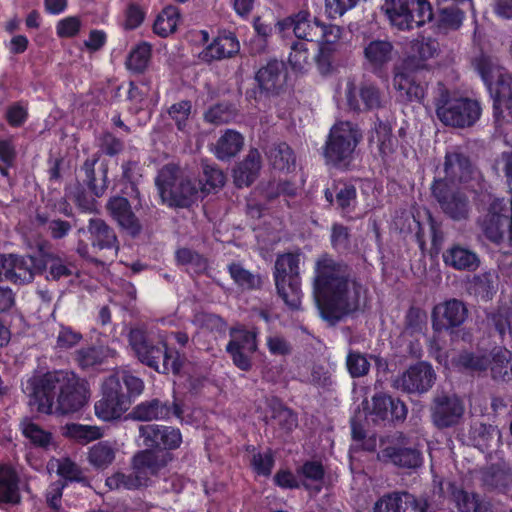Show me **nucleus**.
<instances>
[{
    "instance_id": "obj_1",
    "label": "nucleus",
    "mask_w": 512,
    "mask_h": 512,
    "mask_svg": "<svg viewBox=\"0 0 512 512\" xmlns=\"http://www.w3.org/2000/svg\"><path fill=\"white\" fill-rule=\"evenodd\" d=\"M313 290L321 318L335 326L360 309L365 289L351 266L324 255L315 264Z\"/></svg>"
},
{
    "instance_id": "obj_2",
    "label": "nucleus",
    "mask_w": 512,
    "mask_h": 512,
    "mask_svg": "<svg viewBox=\"0 0 512 512\" xmlns=\"http://www.w3.org/2000/svg\"><path fill=\"white\" fill-rule=\"evenodd\" d=\"M23 391L29 405L42 414H69L81 410L89 399L85 379L69 370H54L29 378Z\"/></svg>"
},
{
    "instance_id": "obj_3",
    "label": "nucleus",
    "mask_w": 512,
    "mask_h": 512,
    "mask_svg": "<svg viewBox=\"0 0 512 512\" xmlns=\"http://www.w3.org/2000/svg\"><path fill=\"white\" fill-rule=\"evenodd\" d=\"M129 344L138 360L158 373L180 374L184 360L175 349L166 343L150 337L143 328H131L128 334Z\"/></svg>"
},
{
    "instance_id": "obj_4",
    "label": "nucleus",
    "mask_w": 512,
    "mask_h": 512,
    "mask_svg": "<svg viewBox=\"0 0 512 512\" xmlns=\"http://www.w3.org/2000/svg\"><path fill=\"white\" fill-rule=\"evenodd\" d=\"M433 104L438 119L446 126L457 128L473 126L480 118L482 110L476 100L452 97L441 82L433 89Z\"/></svg>"
},
{
    "instance_id": "obj_5",
    "label": "nucleus",
    "mask_w": 512,
    "mask_h": 512,
    "mask_svg": "<svg viewBox=\"0 0 512 512\" xmlns=\"http://www.w3.org/2000/svg\"><path fill=\"white\" fill-rule=\"evenodd\" d=\"M362 138V131L357 124L350 121L335 123L330 129L323 148L326 162L338 169H348Z\"/></svg>"
},
{
    "instance_id": "obj_6",
    "label": "nucleus",
    "mask_w": 512,
    "mask_h": 512,
    "mask_svg": "<svg viewBox=\"0 0 512 512\" xmlns=\"http://www.w3.org/2000/svg\"><path fill=\"white\" fill-rule=\"evenodd\" d=\"M300 254L284 253L276 257L273 279L278 296L292 310L301 305Z\"/></svg>"
},
{
    "instance_id": "obj_7",
    "label": "nucleus",
    "mask_w": 512,
    "mask_h": 512,
    "mask_svg": "<svg viewBox=\"0 0 512 512\" xmlns=\"http://www.w3.org/2000/svg\"><path fill=\"white\" fill-rule=\"evenodd\" d=\"M469 315L466 304L451 298L436 304L431 312V325L436 333L446 332L452 342L462 340L470 343L473 335L463 327Z\"/></svg>"
},
{
    "instance_id": "obj_8",
    "label": "nucleus",
    "mask_w": 512,
    "mask_h": 512,
    "mask_svg": "<svg viewBox=\"0 0 512 512\" xmlns=\"http://www.w3.org/2000/svg\"><path fill=\"white\" fill-rule=\"evenodd\" d=\"M155 184L162 201L169 207L189 208L197 200V186L190 179L179 176V170L174 165L164 166Z\"/></svg>"
},
{
    "instance_id": "obj_9",
    "label": "nucleus",
    "mask_w": 512,
    "mask_h": 512,
    "mask_svg": "<svg viewBox=\"0 0 512 512\" xmlns=\"http://www.w3.org/2000/svg\"><path fill=\"white\" fill-rule=\"evenodd\" d=\"M392 26L407 31L421 27L433 19V10L427 0H385L383 6Z\"/></svg>"
},
{
    "instance_id": "obj_10",
    "label": "nucleus",
    "mask_w": 512,
    "mask_h": 512,
    "mask_svg": "<svg viewBox=\"0 0 512 512\" xmlns=\"http://www.w3.org/2000/svg\"><path fill=\"white\" fill-rule=\"evenodd\" d=\"M411 60L402 61L393 67V87L400 103H423L428 82L422 71L412 68Z\"/></svg>"
},
{
    "instance_id": "obj_11",
    "label": "nucleus",
    "mask_w": 512,
    "mask_h": 512,
    "mask_svg": "<svg viewBox=\"0 0 512 512\" xmlns=\"http://www.w3.org/2000/svg\"><path fill=\"white\" fill-rule=\"evenodd\" d=\"M345 100L348 110L356 114L380 110L387 104L382 89L370 79H363L358 84L349 80L346 84Z\"/></svg>"
},
{
    "instance_id": "obj_12",
    "label": "nucleus",
    "mask_w": 512,
    "mask_h": 512,
    "mask_svg": "<svg viewBox=\"0 0 512 512\" xmlns=\"http://www.w3.org/2000/svg\"><path fill=\"white\" fill-rule=\"evenodd\" d=\"M431 194L445 215L454 221L466 220L470 213V201L467 195L449 184L446 180L434 179Z\"/></svg>"
},
{
    "instance_id": "obj_13",
    "label": "nucleus",
    "mask_w": 512,
    "mask_h": 512,
    "mask_svg": "<svg viewBox=\"0 0 512 512\" xmlns=\"http://www.w3.org/2000/svg\"><path fill=\"white\" fill-rule=\"evenodd\" d=\"M130 405V396L123 391L120 379L110 376L102 385V398L95 403V413L100 419L110 421L120 418Z\"/></svg>"
},
{
    "instance_id": "obj_14",
    "label": "nucleus",
    "mask_w": 512,
    "mask_h": 512,
    "mask_svg": "<svg viewBox=\"0 0 512 512\" xmlns=\"http://www.w3.org/2000/svg\"><path fill=\"white\" fill-rule=\"evenodd\" d=\"M430 418L438 429H447L459 425L465 413L463 400L453 393L437 392L431 401Z\"/></svg>"
},
{
    "instance_id": "obj_15",
    "label": "nucleus",
    "mask_w": 512,
    "mask_h": 512,
    "mask_svg": "<svg viewBox=\"0 0 512 512\" xmlns=\"http://www.w3.org/2000/svg\"><path fill=\"white\" fill-rule=\"evenodd\" d=\"M397 55L388 39L368 38L363 42V67L380 79L387 78L390 63Z\"/></svg>"
},
{
    "instance_id": "obj_16",
    "label": "nucleus",
    "mask_w": 512,
    "mask_h": 512,
    "mask_svg": "<svg viewBox=\"0 0 512 512\" xmlns=\"http://www.w3.org/2000/svg\"><path fill=\"white\" fill-rule=\"evenodd\" d=\"M435 381L436 373L432 365L426 361H419L395 380V387L408 394L421 395L427 393Z\"/></svg>"
},
{
    "instance_id": "obj_17",
    "label": "nucleus",
    "mask_w": 512,
    "mask_h": 512,
    "mask_svg": "<svg viewBox=\"0 0 512 512\" xmlns=\"http://www.w3.org/2000/svg\"><path fill=\"white\" fill-rule=\"evenodd\" d=\"M87 232L94 253L102 252L103 256L117 257L120 243L113 227L101 218H90L87 228H80L79 233Z\"/></svg>"
},
{
    "instance_id": "obj_18",
    "label": "nucleus",
    "mask_w": 512,
    "mask_h": 512,
    "mask_svg": "<svg viewBox=\"0 0 512 512\" xmlns=\"http://www.w3.org/2000/svg\"><path fill=\"white\" fill-rule=\"evenodd\" d=\"M139 436L146 448L165 450L171 453L182 443V434L178 428L159 424H145L139 427Z\"/></svg>"
},
{
    "instance_id": "obj_19",
    "label": "nucleus",
    "mask_w": 512,
    "mask_h": 512,
    "mask_svg": "<svg viewBox=\"0 0 512 512\" xmlns=\"http://www.w3.org/2000/svg\"><path fill=\"white\" fill-rule=\"evenodd\" d=\"M371 401L370 416L374 423L397 425L406 420L408 408L399 398H393L386 393L379 392L372 396Z\"/></svg>"
},
{
    "instance_id": "obj_20",
    "label": "nucleus",
    "mask_w": 512,
    "mask_h": 512,
    "mask_svg": "<svg viewBox=\"0 0 512 512\" xmlns=\"http://www.w3.org/2000/svg\"><path fill=\"white\" fill-rule=\"evenodd\" d=\"M39 260L40 264L43 266V268L39 270V274L45 272V278L48 281H59L78 274L79 269L75 258L64 252L46 251L40 247Z\"/></svg>"
},
{
    "instance_id": "obj_21",
    "label": "nucleus",
    "mask_w": 512,
    "mask_h": 512,
    "mask_svg": "<svg viewBox=\"0 0 512 512\" xmlns=\"http://www.w3.org/2000/svg\"><path fill=\"white\" fill-rule=\"evenodd\" d=\"M184 413L182 402L174 399L172 402L158 398L146 400L136 405L130 415L139 421L167 420L171 416L182 419Z\"/></svg>"
},
{
    "instance_id": "obj_22",
    "label": "nucleus",
    "mask_w": 512,
    "mask_h": 512,
    "mask_svg": "<svg viewBox=\"0 0 512 512\" xmlns=\"http://www.w3.org/2000/svg\"><path fill=\"white\" fill-rule=\"evenodd\" d=\"M173 460L172 453L165 450L146 448L136 452L131 459V468L144 477L149 486L151 477L156 476Z\"/></svg>"
},
{
    "instance_id": "obj_23",
    "label": "nucleus",
    "mask_w": 512,
    "mask_h": 512,
    "mask_svg": "<svg viewBox=\"0 0 512 512\" xmlns=\"http://www.w3.org/2000/svg\"><path fill=\"white\" fill-rule=\"evenodd\" d=\"M255 79L259 85L260 94L279 95L286 83L287 67L283 61L270 60L257 71Z\"/></svg>"
},
{
    "instance_id": "obj_24",
    "label": "nucleus",
    "mask_w": 512,
    "mask_h": 512,
    "mask_svg": "<svg viewBox=\"0 0 512 512\" xmlns=\"http://www.w3.org/2000/svg\"><path fill=\"white\" fill-rule=\"evenodd\" d=\"M106 208L118 225L130 236L137 237L142 232V224L132 210L129 200L123 196L111 197Z\"/></svg>"
},
{
    "instance_id": "obj_25",
    "label": "nucleus",
    "mask_w": 512,
    "mask_h": 512,
    "mask_svg": "<svg viewBox=\"0 0 512 512\" xmlns=\"http://www.w3.org/2000/svg\"><path fill=\"white\" fill-rule=\"evenodd\" d=\"M379 458L400 469L415 470L423 464L422 452L415 446L389 445L381 450Z\"/></svg>"
},
{
    "instance_id": "obj_26",
    "label": "nucleus",
    "mask_w": 512,
    "mask_h": 512,
    "mask_svg": "<svg viewBox=\"0 0 512 512\" xmlns=\"http://www.w3.org/2000/svg\"><path fill=\"white\" fill-rule=\"evenodd\" d=\"M482 77L493 98V116L499 122L504 118L505 108L509 103H512V74L508 72L499 73L494 83H488L484 72H482Z\"/></svg>"
},
{
    "instance_id": "obj_27",
    "label": "nucleus",
    "mask_w": 512,
    "mask_h": 512,
    "mask_svg": "<svg viewBox=\"0 0 512 512\" xmlns=\"http://www.w3.org/2000/svg\"><path fill=\"white\" fill-rule=\"evenodd\" d=\"M98 162L99 154H93L83 162L80 167L81 181L79 182L96 197H101L108 188V166L102 163L100 166V177H97L95 165Z\"/></svg>"
},
{
    "instance_id": "obj_28",
    "label": "nucleus",
    "mask_w": 512,
    "mask_h": 512,
    "mask_svg": "<svg viewBox=\"0 0 512 512\" xmlns=\"http://www.w3.org/2000/svg\"><path fill=\"white\" fill-rule=\"evenodd\" d=\"M424 502L408 492H394L378 500L374 512H419Z\"/></svg>"
},
{
    "instance_id": "obj_29",
    "label": "nucleus",
    "mask_w": 512,
    "mask_h": 512,
    "mask_svg": "<svg viewBox=\"0 0 512 512\" xmlns=\"http://www.w3.org/2000/svg\"><path fill=\"white\" fill-rule=\"evenodd\" d=\"M440 52L439 42L432 37L418 36L411 42L409 54L402 60H411L412 68L425 71L428 68L427 61L435 58Z\"/></svg>"
},
{
    "instance_id": "obj_30",
    "label": "nucleus",
    "mask_w": 512,
    "mask_h": 512,
    "mask_svg": "<svg viewBox=\"0 0 512 512\" xmlns=\"http://www.w3.org/2000/svg\"><path fill=\"white\" fill-rule=\"evenodd\" d=\"M445 178L448 183H466L472 178L473 166L468 156L459 151L446 152L444 160Z\"/></svg>"
},
{
    "instance_id": "obj_31",
    "label": "nucleus",
    "mask_w": 512,
    "mask_h": 512,
    "mask_svg": "<svg viewBox=\"0 0 512 512\" xmlns=\"http://www.w3.org/2000/svg\"><path fill=\"white\" fill-rule=\"evenodd\" d=\"M20 478L14 468L0 465V507H13L21 503Z\"/></svg>"
},
{
    "instance_id": "obj_32",
    "label": "nucleus",
    "mask_w": 512,
    "mask_h": 512,
    "mask_svg": "<svg viewBox=\"0 0 512 512\" xmlns=\"http://www.w3.org/2000/svg\"><path fill=\"white\" fill-rule=\"evenodd\" d=\"M261 166L259 151L251 148L245 158L233 169L234 184L238 188L250 186L258 178Z\"/></svg>"
},
{
    "instance_id": "obj_33",
    "label": "nucleus",
    "mask_w": 512,
    "mask_h": 512,
    "mask_svg": "<svg viewBox=\"0 0 512 512\" xmlns=\"http://www.w3.org/2000/svg\"><path fill=\"white\" fill-rule=\"evenodd\" d=\"M240 50V44L232 32H224L216 37L202 52V59L208 62L230 58Z\"/></svg>"
},
{
    "instance_id": "obj_34",
    "label": "nucleus",
    "mask_w": 512,
    "mask_h": 512,
    "mask_svg": "<svg viewBox=\"0 0 512 512\" xmlns=\"http://www.w3.org/2000/svg\"><path fill=\"white\" fill-rule=\"evenodd\" d=\"M443 261L447 266L459 271L473 272L480 266L479 256L459 244L451 246L443 253Z\"/></svg>"
},
{
    "instance_id": "obj_35",
    "label": "nucleus",
    "mask_w": 512,
    "mask_h": 512,
    "mask_svg": "<svg viewBox=\"0 0 512 512\" xmlns=\"http://www.w3.org/2000/svg\"><path fill=\"white\" fill-rule=\"evenodd\" d=\"M301 487L313 494L321 492L324 484L325 469L320 461L307 460L296 468Z\"/></svg>"
},
{
    "instance_id": "obj_36",
    "label": "nucleus",
    "mask_w": 512,
    "mask_h": 512,
    "mask_svg": "<svg viewBox=\"0 0 512 512\" xmlns=\"http://www.w3.org/2000/svg\"><path fill=\"white\" fill-rule=\"evenodd\" d=\"M14 284L18 286L32 283L35 275L43 268L39 256L13 254Z\"/></svg>"
},
{
    "instance_id": "obj_37",
    "label": "nucleus",
    "mask_w": 512,
    "mask_h": 512,
    "mask_svg": "<svg viewBox=\"0 0 512 512\" xmlns=\"http://www.w3.org/2000/svg\"><path fill=\"white\" fill-rule=\"evenodd\" d=\"M491 376L496 381L512 380V353L506 348L495 347L488 354Z\"/></svg>"
},
{
    "instance_id": "obj_38",
    "label": "nucleus",
    "mask_w": 512,
    "mask_h": 512,
    "mask_svg": "<svg viewBox=\"0 0 512 512\" xmlns=\"http://www.w3.org/2000/svg\"><path fill=\"white\" fill-rule=\"evenodd\" d=\"M272 167L281 172L291 173L296 169V155L285 142L272 144L266 152Z\"/></svg>"
},
{
    "instance_id": "obj_39",
    "label": "nucleus",
    "mask_w": 512,
    "mask_h": 512,
    "mask_svg": "<svg viewBox=\"0 0 512 512\" xmlns=\"http://www.w3.org/2000/svg\"><path fill=\"white\" fill-rule=\"evenodd\" d=\"M20 430L30 445L37 449L48 450L53 444V435L35 423L32 418L25 417L20 421Z\"/></svg>"
},
{
    "instance_id": "obj_40",
    "label": "nucleus",
    "mask_w": 512,
    "mask_h": 512,
    "mask_svg": "<svg viewBox=\"0 0 512 512\" xmlns=\"http://www.w3.org/2000/svg\"><path fill=\"white\" fill-rule=\"evenodd\" d=\"M309 18L310 13L306 10H302L294 15L284 18L281 21H278L276 27L280 33L292 29L294 35L298 38V41H309L311 40L310 37L312 31Z\"/></svg>"
},
{
    "instance_id": "obj_41",
    "label": "nucleus",
    "mask_w": 512,
    "mask_h": 512,
    "mask_svg": "<svg viewBox=\"0 0 512 512\" xmlns=\"http://www.w3.org/2000/svg\"><path fill=\"white\" fill-rule=\"evenodd\" d=\"M244 144L243 136L235 130H226L217 140L213 152L222 161L235 157Z\"/></svg>"
},
{
    "instance_id": "obj_42",
    "label": "nucleus",
    "mask_w": 512,
    "mask_h": 512,
    "mask_svg": "<svg viewBox=\"0 0 512 512\" xmlns=\"http://www.w3.org/2000/svg\"><path fill=\"white\" fill-rule=\"evenodd\" d=\"M144 165L134 159L123 161L121 164V180L129 185L130 191L127 195L132 199H137L141 202L139 185L143 181Z\"/></svg>"
},
{
    "instance_id": "obj_43",
    "label": "nucleus",
    "mask_w": 512,
    "mask_h": 512,
    "mask_svg": "<svg viewBox=\"0 0 512 512\" xmlns=\"http://www.w3.org/2000/svg\"><path fill=\"white\" fill-rule=\"evenodd\" d=\"M202 174L199 179L201 184V192L208 194L221 189L226 181L224 172L214 163L208 160L201 161Z\"/></svg>"
},
{
    "instance_id": "obj_44",
    "label": "nucleus",
    "mask_w": 512,
    "mask_h": 512,
    "mask_svg": "<svg viewBox=\"0 0 512 512\" xmlns=\"http://www.w3.org/2000/svg\"><path fill=\"white\" fill-rule=\"evenodd\" d=\"M117 449L109 441H100L89 448L88 461L97 470L108 468L115 460Z\"/></svg>"
},
{
    "instance_id": "obj_45",
    "label": "nucleus",
    "mask_w": 512,
    "mask_h": 512,
    "mask_svg": "<svg viewBox=\"0 0 512 512\" xmlns=\"http://www.w3.org/2000/svg\"><path fill=\"white\" fill-rule=\"evenodd\" d=\"M105 484L111 490H139L148 487L144 477L132 468L128 473L118 471L112 474L106 479Z\"/></svg>"
},
{
    "instance_id": "obj_46",
    "label": "nucleus",
    "mask_w": 512,
    "mask_h": 512,
    "mask_svg": "<svg viewBox=\"0 0 512 512\" xmlns=\"http://www.w3.org/2000/svg\"><path fill=\"white\" fill-rule=\"evenodd\" d=\"M453 498L459 512H493L490 503L477 494L456 490L453 492Z\"/></svg>"
},
{
    "instance_id": "obj_47",
    "label": "nucleus",
    "mask_w": 512,
    "mask_h": 512,
    "mask_svg": "<svg viewBox=\"0 0 512 512\" xmlns=\"http://www.w3.org/2000/svg\"><path fill=\"white\" fill-rule=\"evenodd\" d=\"M464 12L457 7L443 8L438 11L437 16L433 14V19L426 23H433V26L439 31L447 32L457 30L462 25Z\"/></svg>"
},
{
    "instance_id": "obj_48",
    "label": "nucleus",
    "mask_w": 512,
    "mask_h": 512,
    "mask_svg": "<svg viewBox=\"0 0 512 512\" xmlns=\"http://www.w3.org/2000/svg\"><path fill=\"white\" fill-rule=\"evenodd\" d=\"M62 430L63 436L82 445L100 439L103 435L101 429L97 426L82 425L78 423L66 424Z\"/></svg>"
},
{
    "instance_id": "obj_49",
    "label": "nucleus",
    "mask_w": 512,
    "mask_h": 512,
    "mask_svg": "<svg viewBox=\"0 0 512 512\" xmlns=\"http://www.w3.org/2000/svg\"><path fill=\"white\" fill-rule=\"evenodd\" d=\"M335 205L342 216H348L353 213L357 205L356 187L350 183L336 185Z\"/></svg>"
},
{
    "instance_id": "obj_50",
    "label": "nucleus",
    "mask_w": 512,
    "mask_h": 512,
    "mask_svg": "<svg viewBox=\"0 0 512 512\" xmlns=\"http://www.w3.org/2000/svg\"><path fill=\"white\" fill-rule=\"evenodd\" d=\"M375 132L378 141L379 153L384 161L394 153L397 146V139L392 136V128L388 122L376 117Z\"/></svg>"
},
{
    "instance_id": "obj_51",
    "label": "nucleus",
    "mask_w": 512,
    "mask_h": 512,
    "mask_svg": "<svg viewBox=\"0 0 512 512\" xmlns=\"http://www.w3.org/2000/svg\"><path fill=\"white\" fill-rule=\"evenodd\" d=\"M228 272L233 281L243 290H258L262 287L260 274H254L245 269L240 263L228 265Z\"/></svg>"
},
{
    "instance_id": "obj_52",
    "label": "nucleus",
    "mask_w": 512,
    "mask_h": 512,
    "mask_svg": "<svg viewBox=\"0 0 512 512\" xmlns=\"http://www.w3.org/2000/svg\"><path fill=\"white\" fill-rule=\"evenodd\" d=\"M482 482L489 490L505 492L512 484V473L492 466L482 473Z\"/></svg>"
},
{
    "instance_id": "obj_53",
    "label": "nucleus",
    "mask_w": 512,
    "mask_h": 512,
    "mask_svg": "<svg viewBox=\"0 0 512 512\" xmlns=\"http://www.w3.org/2000/svg\"><path fill=\"white\" fill-rule=\"evenodd\" d=\"M151 59V45L143 42L134 47L125 61L126 68L135 74L143 73Z\"/></svg>"
},
{
    "instance_id": "obj_54",
    "label": "nucleus",
    "mask_w": 512,
    "mask_h": 512,
    "mask_svg": "<svg viewBox=\"0 0 512 512\" xmlns=\"http://www.w3.org/2000/svg\"><path fill=\"white\" fill-rule=\"evenodd\" d=\"M271 418L274 419L279 427L285 431L293 430L298 424L297 415L278 398H272L269 402Z\"/></svg>"
},
{
    "instance_id": "obj_55",
    "label": "nucleus",
    "mask_w": 512,
    "mask_h": 512,
    "mask_svg": "<svg viewBox=\"0 0 512 512\" xmlns=\"http://www.w3.org/2000/svg\"><path fill=\"white\" fill-rule=\"evenodd\" d=\"M179 10L175 6L165 7L153 24L154 32L160 37H167L176 30L179 21Z\"/></svg>"
},
{
    "instance_id": "obj_56",
    "label": "nucleus",
    "mask_w": 512,
    "mask_h": 512,
    "mask_svg": "<svg viewBox=\"0 0 512 512\" xmlns=\"http://www.w3.org/2000/svg\"><path fill=\"white\" fill-rule=\"evenodd\" d=\"M230 341L226 345L229 348L243 349L245 351H257V333L243 327L230 328Z\"/></svg>"
},
{
    "instance_id": "obj_57",
    "label": "nucleus",
    "mask_w": 512,
    "mask_h": 512,
    "mask_svg": "<svg viewBox=\"0 0 512 512\" xmlns=\"http://www.w3.org/2000/svg\"><path fill=\"white\" fill-rule=\"evenodd\" d=\"M36 221L40 226L45 227V230L53 240L65 238L72 229V224L69 221L60 218L49 219L44 214H37Z\"/></svg>"
},
{
    "instance_id": "obj_58",
    "label": "nucleus",
    "mask_w": 512,
    "mask_h": 512,
    "mask_svg": "<svg viewBox=\"0 0 512 512\" xmlns=\"http://www.w3.org/2000/svg\"><path fill=\"white\" fill-rule=\"evenodd\" d=\"M494 278L495 273L492 271L474 275L470 281L471 289L474 294L480 296L485 301L491 300L496 293Z\"/></svg>"
},
{
    "instance_id": "obj_59",
    "label": "nucleus",
    "mask_w": 512,
    "mask_h": 512,
    "mask_svg": "<svg viewBox=\"0 0 512 512\" xmlns=\"http://www.w3.org/2000/svg\"><path fill=\"white\" fill-rule=\"evenodd\" d=\"M107 357L106 350L103 347H84L77 351L76 361L78 365L86 370L103 363Z\"/></svg>"
},
{
    "instance_id": "obj_60",
    "label": "nucleus",
    "mask_w": 512,
    "mask_h": 512,
    "mask_svg": "<svg viewBox=\"0 0 512 512\" xmlns=\"http://www.w3.org/2000/svg\"><path fill=\"white\" fill-rule=\"evenodd\" d=\"M57 474L61 477L60 480L66 481V485L68 482H78L84 485L88 484V479L83 474L82 469L69 458L58 460Z\"/></svg>"
},
{
    "instance_id": "obj_61",
    "label": "nucleus",
    "mask_w": 512,
    "mask_h": 512,
    "mask_svg": "<svg viewBox=\"0 0 512 512\" xmlns=\"http://www.w3.org/2000/svg\"><path fill=\"white\" fill-rule=\"evenodd\" d=\"M330 242L335 251L340 254H347L351 250L350 229L341 223H333L331 226Z\"/></svg>"
},
{
    "instance_id": "obj_62",
    "label": "nucleus",
    "mask_w": 512,
    "mask_h": 512,
    "mask_svg": "<svg viewBox=\"0 0 512 512\" xmlns=\"http://www.w3.org/2000/svg\"><path fill=\"white\" fill-rule=\"evenodd\" d=\"M98 152L95 154L106 155L109 157H115L121 154L124 150V142L120 138L116 137L111 132H103L97 138Z\"/></svg>"
},
{
    "instance_id": "obj_63",
    "label": "nucleus",
    "mask_w": 512,
    "mask_h": 512,
    "mask_svg": "<svg viewBox=\"0 0 512 512\" xmlns=\"http://www.w3.org/2000/svg\"><path fill=\"white\" fill-rule=\"evenodd\" d=\"M236 108L230 103H218L204 114L205 121L213 124H224L234 119Z\"/></svg>"
},
{
    "instance_id": "obj_64",
    "label": "nucleus",
    "mask_w": 512,
    "mask_h": 512,
    "mask_svg": "<svg viewBox=\"0 0 512 512\" xmlns=\"http://www.w3.org/2000/svg\"><path fill=\"white\" fill-rule=\"evenodd\" d=\"M69 197L77 205V207L84 212L91 213L97 209V197L89 190L87 191L86 187H84L80 182H78L74 189L70 192Z\"/></svg>"
}]
</instances>
